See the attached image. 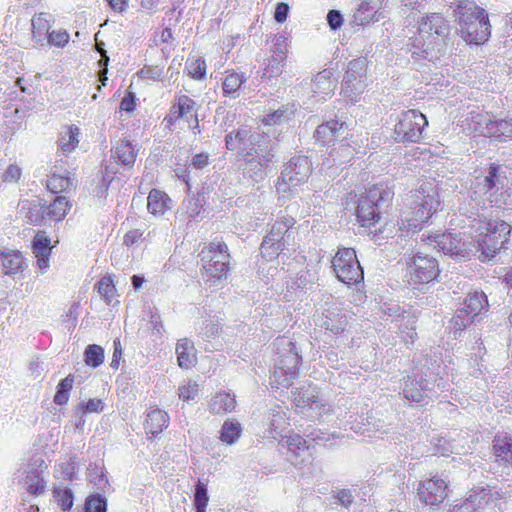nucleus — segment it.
<instances>
[{
    "mask_svg": "<svg viewBox=\"0 0 512 512\" xmlns=\"http://www.w3.org/2000/svg\"><path fill=\"white\" fill-rule=\"evenodd\" d=\"M441 209V198L433 180L424 179L412 192L407 210L400 220V230L416 233Z\"/></svg>",
    "mask_w": 512,
    "mask_h": 512,
    "instance_id": "obj_1",
    "label": "nucleus"
},
{
    "mask_svg": "<svg viewBox=\"0 0 512 512\" xmlns=\"http://www.w3.org/2000/svg\"><path fill=\"white\" fill-rule=\"evenodd\" d=\"M394 191L383 183L373 184L361 194L350 191L346 195V205L356 204L354 215L360 227L370 228L381 220L379 207L392 204Z\"/></svg>",
    "mask_w": 512,
    "mask_h": 512,
    "instance_id": "obj_2",
    "label": "nucleus"
},
{
    "mask_svg": "<svg viewBox=\"0 0 512 512\" xmlns=\"http://www.w3.org/2000/svg\"><path fill=\"white\" fill-rule=\"evenodd\" d=\"M512 225L502 219H481L476 229V249L480 260L485 262L494 258L503 249H508Z\"/></svg>",
    "mask_w": 512,
    "mask_h": 512,
    "instance_id": "obj_3",
    "label": "nucleus"
},
{
    "mask_svg": "<svg viewBox=\"0 0 512 512\" xmlns=\"http://www.w3.org/2000/svg\"><path fill=\"white\" fill-rule=\"evenodd\" d=\"M274 346L279 358L275 362L270 384L276 389L289 388L299 376L302 357L298 353L295 343L285 340L284 336L277 337Z\"/></svg>",
    "mask_w": 512,
    "mask_h": 512,
    "instance_id": "obj_4",
    "label": "nucleus"
},
{
    "mask_svg": "<svg viewBox=\"0 0 512 512\" xmlns=\"http://www.w3.org/2000/svg\"><path fill=\"white\" fill-rule=\"evenodd\" d=\"M202 276L206 282L216 283L226 278L230 269L228 247L224 242L212 241L200 252Z\"/></svg>",
    "mask_w": 512,
    "mask_h": 512,
    "instance_id": "obj_5",
    "label": "nucleus"
},
{
    "mask_svg": "<svg viewBox=\"0 0 512 512\" xmlns=\"http://www.w3.org/2000/svg\"><path fill=\"white\" fill-rule=\"evenodd\" d=\"M451 31L449 21L441 13H429L418 23L419 46L429 52L445 43Z\"/></svg>",
    "mask_w": 512,
    "mask_h": 512,
    "instance_id": "obj_6",
    "label": "nucleus"
},
{
    "mask_svg": "<svg viewBox=\"0 0 512 512\" xmlns=\"http://www.w3.org/2000/svg\"><path fill=\"white\" fill-rule=\"evenodd\" d=\"M312 173V164L306 156H294L285 165L275 184L279 194L290 195L294 190L307 183Z\"/></svg>",
    "mask_w": 512,
    "mask_h": 512,
    "instance_id": "obj_7",
    "label": "nucleus"
},
{
    "mask_svg": "<svg viewBox=\"0 0 512 512\" xmlns=\"http://www.w3.org/2000/svg\"><path fill=\"white\" fill-rule=\"evenodd\" d=\"M469 10V13H463L459 18L461 36L468 44L482 45L490 37L488 15L475 4Z\"/></svg>",
    "mask_w": 512,
    "mask_h": 512,
    "instance_id": "obj_8",
    "label": "nucleus"
},
{
    "mask_svg": "<svg viewBox=\"0 0 512 512\" xmlns=\"http://www.w3.org/2000/svg\"><path fill=\"white\" fill-rule=\"evenodd\" d=\"M331 264L337 279L346 285H356L364 279L363 269L352 248H339Z\"/></svg>",
    "mask_w": 512,
    "mask_h": 512,
    "instance_id": "obj_9",
    "label": "nucleus"
},
{
    "mask_svg": "<svg viewBox=\"0 0 512 512\" xmlns=\"http://www.w3.org/2000/svg\"><path fill=\"white\" fill-rule=\"evenodd\" d=\"M427 126L426 115L417 109L406 110L394 126L395 138L403 143H419Z\"/></svg>",
    "mask_w": 512,
    "mask_h": 512,
    "instance_id": "obj_10",
    "label": "nucleus"
},
{
    "mask_svg": "<svg viewBox=\"0 0 512 512\" xmlns=\"http://www.w3.org/2000/svg\"><path fill=\"white\" fill-rule=\"evenodd\" d=\"M181 119L187 121L189 128L192 130L199 129L196 102L185 94L175 98V102L171 105L169 112L164 117L163 123L168 129H173L176 122Z\"/></svg>",
    "mask_w": 512,
    "mask_h": 512,
    "instance_id": "obj_11",
    "label": "nucleus"
},
{
    "mask_svg": "<svg viewBox=\"0 0 512 512\" xmlns=\"http://www.w3.org/2000/svg\"><path fill=\"white\" fill-rule=\"evenodd\" d=\"M418 500L424 506H439L448 498L449 485L437 475L419 481L416 489Z\"/></svg>",
    "mask_w": 512,
    "mask_h": 512,
    "instance_id": "obj_12",
    "label": "nucleus"
},
{
    "mask_svg": "<svg viewBox=\"0 0 512 512\" xmlns=\"http://www.w3.org/2000/svg\"><path fill=\"white\" fill-rule=\"evenodd\" d=\"M438 261L428 255L416 254L408 262V275L414 284H428L438 278Z\"/></svg>",
    "mask_w": 512,
    "mask_h": 512,
    "instance_id": "obj_13",
    "label": "nucleus"
},
{
    "mask_svg": "<svg viewBox=\"0 0 512 512\" xmlns=\"http://www.w3.org/2000/svg\"><path fill=\"white\" fill-rule=\"evenodd\" d=\"M366 65L363 60L355 59L349 62L342 80V93L345 97L356 102L366 88Z\"/></svg>",
    "mask_w": 512,
    "mask_h": 512,
    "instance_id": "obj_14",
    "label": "nucleus"
},
{
    "mask_svg": "<svg viewBox=\"0 0 512 512\" xmlns=\"http://www.w3.org/2000/svg\"><path fill=\"white\" fill-rule=\"evenodd\" d=\"M384 0H361L354 14L352 15V26L364 27L370 23L379 21L382 14Z\"/></svg>",
    "mask_w": 512,
    "mask_h": 512,
    "instance_id": "obj_15",
    "label": "nucleus"
},
{
    "mask_svg": "<svg viewBox=\"0 0 512 512\" xmlns=\"http://www.w3.org/2000/svg\"><path fill=\"white\" fill-rule=\"evenodd\" d=\"M491 452L499 466H512V435L507 432L496 433L492 440Z\"/></svg>",
    "mask_w": 512,
    "mask_h": 512,
    "instance_id": "obj_16",
    "label": "nucleus"
},
{
    "mask_svg": "<svg viewBox=\"0 0 512 512\" xmlns=\"http://www.w3.org/2000/svg\"><path fill=\"white\" fill-rule=\"evenodd\" d=\"M52 249L50 238L44 231H37L32 241V253L40 270L45 271L49 268Z\"/></svg>",
    "mask_w": 512,
    "mask_h": 512,
    "instance_id": "obj_17",
    "label": "nucleus"
},
{
    "mask_svg": "<svg viewBox=\"0 0 512 512\" xmlns=\"http://www.w3.org/2000/svg\"><path fill=\"white\" fill-rule=\"evenodd\" d=\"M0 262L3 273L13 277L22 275L28 266L27 260L19 250L3 251L0 254Z\"/></svg>",
    "mask_w": 512,
    "mask_h": 512,
    "instance_id": "obj_18",
    "label": "nucleus"
},
{
    "mask_svg": "<svg viewBox=\"0 0 512 512\" xmlns=\"http://www.w3.org/2000/svg\"><path fill=\"white\" fill-rule=\"evenodd\" d=\"M172 207V199L170 196L160 190L151 189L147 197V210L155 217L163 216Z\"/></svg>",
    "mask_w": 512,
    "mask_h": 512,
    "instance_id": "obj_19",
    "label": "nucleus"
},
{
    "mask_svg": "<svg viewBox=\"0 0 512 512\" xmlns=\"http://www.w3.org/2000/svg\"><path fill=\"white\" fill-rule=\"evenodd\" d=\"M242 156L246 160V169L253 174L264 171L272 160L270 153L257 154V149L254 146L243 147Z\"/></svg>",
    "mask_w": 512,
    "mask_h": 512,
    "instance_id": "obj_20",
    "label": "nucleus"
},
{
    "mask_svg": "<svg viewBox=\"0 0 512 512\" xmlns=\"http://www.w3.org/2000/svg\"><path fill=\"white\" fill-rule=\"evenodd\" d=\"M177 362L180 368L190 369L197 363L194 343L188 338H182L176 343Z\"/></svg>",
    "mask_w": 512,
    "mask_h": 512,
    "instance_id": "obj_21",
    "label": "nucleus"
},
{
    "mask_svg": "<svg viewBox=\"0 0 512 512\" xmlns=\"http://www.w3.org/2000/svg\"><path fill=\"white\" fill-rule=\"evenodd\" d=\"M484 137L504 140L512 137V120H488L484 130L481 132Z\"/></svg>",
    "mask_w": 512,
    "mask_h": 512,
    "instance_id": "obj_22",
    "label": "nucleus"
},
{
    "mask_svg": "<svg viewBox=\"0 0 512 512\" xmlns=\"http://www.w3.org/2000/svg\"><path fill=\"white\" fill-rule=\"evenodd\" d=\"M169 416L167 412L155 408L147 413L144 429L147 434L153 436L159 435L165 428L168 427Z\"/></svg>",
    "mask_w": 512,
    "mask_h": 512,
    "instance_id": "obj_23",
    "label": "nucleus"
},
{
    "mask_svg": "<svg viewBox=\"0 0 512 512\" xmlns=\"http://www.w3.org/2000/svg\"><path fill=\"white\" fill-rule=\"evenodd\" d=\"M70 208L71 204L66 197L57 196L52 203L43 208L42 218L53 222L62 221Z\"/></svg>",
    "mask_w": 512,
    "mask_h": 512,
    "instance_id": "obj_24",
    "label": "nucleus"
},
{
    "mask_svg": "<svg viewBox=\"0 0 512 512\" xmlns=\"http://www.w3.org/2000/svg\"><path fill=\"white\" fill-rule=\"evenodd\" d=\"M225 145L229 150L241 149L243 147L254 146L252 141L251 129L242 127L237 130L231 131L225 136Z\"/></svg>",
    "mask_w": 512,
    "mask_h": 512,
    "instance_id": "obj_25",
    "label": "nucleus"
},
{
    "mask_svg": "<svg viewBox=\"0 0 512 512\" xmlns=\"http://www.w3.org/2000/svg\"><path fill=\"white\" fill-rule=\"evenodd\" d=\"M235 408V397L228 392L216 393L209 404V412L214 415H225Z\"/></svg>",
    "mask_w": 512,
    "mask_h": 512,
    "instance_id": "obj_26",
    "label": "nucleus"
},
{
    "mask_svg": "<svg viewBox=\"0 0 512 512\" xmlns=\"http://www.w3.org/2000/svg\"><path fill=\"white\" fill-rule=\"evenodd\" d=\"M37 466L41 469V471H29L24 480L27 492L33 496L42 494L46 488V482L41 473L43 470L47 469V465L43 459H40Z\"/></svg>",
    "mask_w": 512,
    "mask_h": 512,
    "instance_id": "obj_27",
    "label": "nucleus"
},
{
    "mask_svg": "<svg viewBox=\"0 0 512 512\" xmlns=\"http://www.w3.org/2000/svg\"><path fill=\"white\" fill-rule=\"evenodd\" d=\"M112 154L118 163L128 167H132L134 165L137 157V151L132 143L127 139H121L118 141L112 151Z\"/></svg>",
    "mask_w": 512,
    "mask_h": 512,
    "instance_id": "obj_28",
    "label": "nucleus"
},
{
    "mask_svg": "<svg viewBox=\"0 0 512 512\" xmlns=\"http://www.w3.org/2000/svg\"><path fill=\"white\" fill-rule=\"evenodd\" d=\"M245 81L244 73H238L234 70L226 71L222 82L223 95L233 99L237 98L239 96V90Z\"/></svg>",
    "mask_w": 512,
    "mask_h": 512,
    "instance_id": "obj_29",
    "label": "nucleus"
},
{
    "mask_svg": "<svg viewBox=\"0 0 512 512\" xmlns=\"http://www.w3.org/2000/svg\"><path fill=\"white\" fill-rule=\"evenodd\" d=\"M488 304L487 297L483 292H474L469 294L465 299L464 307L460 309L466 316L474 320V318L481 314L486 309Z\"/></svg>",
    "mask_w": 512,
    "mask_h": 512,
    "instance_id": "obj_30",
    "label": "nucleus"
},
{
    "mask_svg": "<svg viewBox=\"0 0 512 512\" xmlns=\"http://www.w3.org/2000/svg\"><path fill=\"white\" fill-rule=\"evenodd\" d=\"M114 278L115 276L113 274H107L94 284V291H96L101 299L108 305L118 296Z\"/></svg>",
    "mask_w": 512,
    "mask_h": 512,
    "instance_id": "obj_31",
    "label": "nucleus"
},
{
    "mask_svg": "<svg viewBox=\"0 0 512 512\" xmlns=\"http://www.w3.org/2000/svg\"><path fill=\"white\" fill-rule=\"evenodd\" d=\"M80 129L78 126L71 124L66 125L59 137V148L64 153L73 152L79 144Z\"/></svg>",
    "mask_w": 512,
    "mask_h": 512,
    "instance_id": "obj_32",
    "label": "nucleus"
},
{
    "mask_svg": "<svg viewBox=\"0 0 512 512\" xmlns=\"http://www.w3.org/2000/svg\"><path fill=\"white\" fill-rule=\"evenodd\" d=\"M286 242L266 235L260 245V255L265 261L277 259L285 250Z\"/></svg>",
    "mask_w": 512,
    "mask_h": 512,
    "instance_id": "obj_33",
    "label": "nucleus"
},
{
    "mask_svg": "<svg viewBox=\"0 0 512 512\" xmlns=\"http://www.w3.org/2000/svg\"><path fill=\"white\" fill-rule=\"evenodd\" d=\"M71 186L70 173L64 169L62 171H53L47 179V189L54 193H63L67 191Z\"/></svg>",
    "mask_w": 512,
    "mask_h": 512,
    "instance_id": "obj_34",
    "label": "nucleus"
},
{
    "mask_svg": "<svg viewBox=\"0 0 512 512\" xmlns=\"http://www.w3.org/2000/svg\"><path fill=\"white\" fill-rule=\"evenodd\" d=\"M439 250L450 256H463L460 238L452 233L442 234L436 240Z\"/></svg>",
    "mask_w": 512,
    "mask_h": 512,
    "instance_id": "obj_35",
    "label": "nucleus"
},
{
    "mask_svg": "<svg viewBox=\"0 0 512 512\" xmlns=\"http://www.w3.org/2000/svg\"><path fill=\"white\" fill-rule=\"evenodd\" d=\"M242 435V426L240 422L235 419H227L221 426L220 429V440L227 444H235Z\"/></svg>",
    "mask_w": 512,
    "mask_h": 512,
    "instance_id": "obj_36",
    "label": "nucleus"
},
{
    "mask_svg": "<svg viewBox=\"0 0 512 512\" xmlns=\"http://www.w3.org/2000/svg\"><path fill=\"white\" fill-rule=\"evenodd\" d=\"M296 224V219L291 215H280L272 225L269 233L270 237L285 241V235L291 230Z\"/></svg>",
    "mask_w": 512,
    "mask_h": 512,
    "instance_id": "obj_37",
    "label": "nucleus"
},
{
    "mask_svg": "<svg viewBox=\"0 0 512 512\" xmlns=\"http://www.w3.org/2000/svg\"><path fill=\"white\" fill-rule=\"evenodd\" d=\"M50 16L47 13L40 12L31 19L32 36L36 40L45 38L50 29Z\"/></svg>",
    "mask_w": 512,
    "mask_h": 512,
    "instance_id": "obj_38",
    "label": "nucleus"
},
{
    "mask_svg": "<svg viewBox=\"0 0 512 512\" xmlns=\"http://www.w3.org/2000/svg\"><path fill=\"white\" fill-rule=\"evenodd\" d=\"M344 122L331 119L324 124L318 125L315 131L317 141L325 142L328 137H334L343 128Z\"/></svg>",
    "mask_w": 512,
    "mask_h": 512,
    "instance_id": "obj_39",
    "label": "nucleus"
},
{
    "mask_svg": "<svg viewBox=\"0 0 512 512\" xmlns=\"http://www.w3.org/2000/svg\"><path fill=\"white\" fill-rule=\"evenodd\" d=\"M105 359L104 349L97 344H89L84 350V362L92 368L99 367Z\"/></svg>",
    "mask_w": 512,
    "mask_h": 512,
    "instance_id": "obj_40",
    "label": "nucleus"
},
{
    "mask_svg": "<svg viewBox=\"0 0 512 512\" xmlns=\"http://www.w3.org/2000/svg\"><path fill=\"white\" fill-rule=\"evenodd\" d=\"M492 500V494L490 490L484 487H474L469 491L468 496L463 502H468L475 505V508L481 507L488 504Z\"/></svg>",
    "mask_w": 512,
    "mask_h": 512,
    "instance_id": "obj_41",
    "label": "nucleus"
},
{
    "mask_svg": "<svg viewBox=\"0 0 512 512\" xmlns=\"http://www.w3.org/2000/svg\"><path fill=\"white\" fill-rule=\"evenodd\" d=\"M188 75L194 80H203L206 78L207 65L203 58H189L186 63Z\"/></svg>",
    "mask_w": 512,
    "mask_h": 512,
    "instance_id": "obj_42",
    "label": "nucleus"
},
{
    "mask_svg": "<svg viewBox=\"0 0 512 512\" xmlns=\"http://www.w3.org/2000/svg\"><path fill=\"white\" fill-rule=\"evenodd\" d=\"M58 506L64 511H70L74 504V495L69 488L55 487L52 491Z\"/></svg>",
    "mask_w": 512,
    "mask_h": 512,
    "instance_id": "obj_43",
    "label": "nucleus"
},
{
    "mask_svg": "<svg viewBox=\"0 0 512 512\" xmlns=\"http://www.w3.org/2000/svg\"><path fill=\"white\" fill-rule=\"evenodd\" d=\"M403 394L408 401L419 403L424 398V389L416 380L409 378L403 389Z\"/></svg>",
    "mask_w": 512,
    "mask_h": 512,
    "instance_id": "obj_44",
    "label": "nucleus"
},
{
    "mask_svg": "<svg viewBox=\"0 0 512 512\" xmlns=\"http://www.w3.org/2000/svg\"><path fill=\"white\" fill-rule=\"evenodd\" d=\"M106 499L100 494L89 495L84 504V512H106Z\"/></svg>",
    "mask_w": 512,
    "mask_h": 512,
    "instance_id": "obj_45",
    "label": "nucleus"
},
{
    "mask_svg": "<svg viewBox=\"0 0 512 512\" xmlns=\"http://www.w3.org/2000/svg\"><path fill=\"white\" fill-rule=\"evenodd\" d=\"M209 497L207 495L206 486L198 482L195 487V498L194 505L196 507V512H206V508L208 505Z\"/></svg>",
    "mask_w": 512,
    "mask_h": 512,
    "instance_id": "obj_46",
    "label": "nucleus"
},
{
    "mask_svg": "<svg viewBox=\"0 0 512 512\" xmlns=\"http://www.w3.org/2000/svg\"><path fill=\"white\" fill-rule=\"evenodd\" d=\"M139 78L151 81H160L164 77L162 67L146 65L137 72Z\"/></svg>",
    "mask_w": 512,
    "mask_h": 512,
    "instance_id": "obj_47",
    "label": "nucleus"
},
{
    "mask_svg": "<svg viewBox=\"0 0 512 512\" xmlns=\"http://www.w3.org/2000/svg\"><path fill=\"white\" fill-rule=\"evenodd\" d=\"M46 38L49 45L62 48L69 42L70 37L65 29H59L49 32Z\"/></svg>",
    "mask_w": 512,
    "mask_h": 512,
    "instance_id": "obj_48",
    "label": "nucleus"
},
{
    "mask_svg": "<svg viewBox=\"0 0 512 512\" xmlns=\"http://www.w3.org/2000/svg\"><path fill=\"white\" fill-rule=\"evenodd\" d=\"M500 165L491 163L488 167V174L484 178L483 187L486 191H491L496 187L500 175Z\"/></svg>",
    "mask_w": 512,
    "mask_h": 512,
    "instance_id": "obj_49",
    "label": "nucleus"
},
{
    "mask_svg": "<svg viewBox=\"0 0 512 512\" xmlns=\"http://www.w3.org/2000/svg\"><path fill=\"white\" fill-rule=\"evenodd\" d=\"M472 321L473 320L466 316L464 312L458 310L456 314L451 318L450 325L456 334L457 332L463 331Z\"/></svg>",
    "mask_w": 512,
    "mask_h": 512,
    "instance_id": "obj_50",
    "label": "nucleus"
},
{
    "mask_svg": "<svg viewBox=\"0 0 512 512\" xmlns=\"http://www.w3.org/2000/svg\"><path fill=\"white\" fill-rule=\"evenodd\" d=\"M145 230L142 229H132L125 233L123 237V243L127 247H131L135 244H138L142 241L146 240V237L144 236Z\"/></svg>",
    "mask_w": 512,
    "mask_h": 512,
    "instance_id": "obj_51",
    "label": "nucleus"
},
{
    "mask_svg": "<svg viewBox=\"0 0 512 512\" xmlns=\"http://www.w3.org/2000/svg\"><path fill=\"white\" fill-rule=\"evenodd\" d=\"M76 458L72 457L69 462L57 466L61 478L66 481H72L75 477Z\"/></svg>",
    "mask_w": 512,
    "mask_h": 512,
    "instance_id": "obj_52",
    "label": "nucleus"
},
{
    "mask_svg": "<svg viewBox=\"0 0 512 512\" xmlns=\"http://www.w3.org/2000/svg\"><path fill=\"white\" fill-rule=\"evenodd\" d=\"M179 398L183 401H189L198 395V385L196 383H187L179 387Z\"/></svg>",
    "mask_w": 512,
    "mask_h": 512,
    "instance_id": "obj_53",
    "label": "nucleus"
},
{
    "mask_svg": "<svg viewBox=\"0 0 512 512\" xmlns=\"http://www.w3.org/2000/svg\"><path fill=\"white\" fill-rule=\"evenodd\" d=\"M22 176V170L16 164H11L2 174V180L5 183H16Z\"/></svg>",
    "mask_w": 512,
    "mask_h": 512,
    "instance_id": "obj_54",
    "label": "nucleus"
},
{
    "mask_svg": "<svg viewBox=\"0 0 512 512\" xmlns=\"http://www.w3.org/2000/svg\"><path fill=\"white\" fill-rule=\"evenodd\" d=\"M80 408L83 414L100 413L103 410V402L101 399L91 398L86 403H83Z\"/></svg>",
    "mask_w": 512,
    "mask_h": 512,
    "instance_id": "obj_55",
    "label": "nucleus"
},
{
    "mask_svg": "<svg viewBox=\"0 0 512 512\" xmlns=\"http://www.w3.org/2000/svg\"><path fill=\"white\" fill-rule=\"evenodd\" d=\"M136 109V96L132 91H127L120 102V110L125 112H133Z\"/></svg>",
    "mask_w": 512,
    "mask_h": 512,
    "instance_id": "obj_56",
    "label": "nucleus"
},
{
    "mask_svg": "<svg viewBox=\"0 0 512 512\" xmlns=\"http://www.w3.org/2000/svg\"><path fill=\"white\" fill-rule=\"evenodd\" d=\"M327 22L332 30H337L343 25V16L338 10H330L327 14Z\"/></svg>",
    "mask_w": 512,
    "mask_h": 512,
    "instance_id": "obj_57",
    "label": "nucleus"
},
{
    "mask_svg": "<svg viewBox=\"0 0 512 512\" xmlns=\"http://www.w3.org/2000/svg\"><path fill=\"white\" fill-rule=\"evenodd\" d=\"M113 348L114 349H113V355H112L110 366L112 369L117 370L120 366V360L122 357V346H121V341L119 338H116L113 341Z\"/></svg>",
    "mask_w": 512,
    "mask_h": 512,
    "instance_id": "obj_58",
    "label": "nucleus"
},
{
    "mask_svg": "<svg viewBox=\"0 0 512 512\" xmlns=\"http://www.w3.org/2000/svg\"><path fill=\"white\" fill-rule=\"evenodd\" d=\"M285 112V109H278L272 113L265 115L261 121L266 126L279 124L281 122L282 117L285 115Z\"/></svg>",
    "mask_w": 512,
    "mask_h": 512,
    "instance_id": "obj_59",
    "label": "nucleus"
},
{
    "mask_svg": "<svg viewBox=\"0 0 512 512\" xmlns=\"http://www.w3.org/2000/svg\"><path fill=\"white\" fill-rule=\"evenodd\" d=\"M289 13V5L284 2L277 4L274 12V19L278 23H284L287 20Z\"/></svg>",
    "mask_w": 512,
    "mask_h": 512,
    "instance_id": "obj_60",
    "label": "nucleus"
},
{
    "mask_svg": "<svg viewBox=\"0 0 512 512\" xmlns=\"http://www.w3.org/2000/svg\"><path fill=\"white\" fill-rule=\"evenodd\" d=\"M191 165L195 169H203L209 165V154L205 152L197 153L192 158Z\"/></svg>",
    "mask_w": 512,
    "mask_h": 512,
    "instance_id": "obj_61",
    "label": "nucleus"
},
{
    "mask_svg": "<svg viewBox=\"0 0 512 512\" xmlns=\"http://www.w3.org/2000/svg\"><path fill=\"white\" fill-rule=\"evenodd\" d=\"M287 444L289 447L299 450L307 447V441L301 435L298 434L290 435L287 438Z\"/></svg>",
    "mask_w": 512,
    "mask_h": 512,
    "instance_id": "obj_62",
    "label": "nucleus"
},
{
    "mask_svg": "<svg viewBox=\"0 0 512 512\" xmlns=\"http://www.w3.org/2000/svg\"><path fill=\"white\" fill-rule=\"evenodd\" d=\"M106 2L113 11L122 13L128 8L129 0H106Z\"/></svg>",
    "mask_w": 512,
    "mask_h": 512,
    "instance_id": "obj_63",
    "label": "nucleus"
},
{
    "mask_svg": "<svg viewBox=\"0 0 512 512\" xmlns=\"http://www.w3.org/2000/svg\"><path fill=\"white\" fill-rule=\"evenodd\" d=\"M450 512H476L475 505L468 502H462L461 504H455Z\"/></svg>",
    "mask_w": 512,
    "mask_h": 512,
    "instance_id": "obj_64",
    "label": "nucleus"
}]
</instances>
